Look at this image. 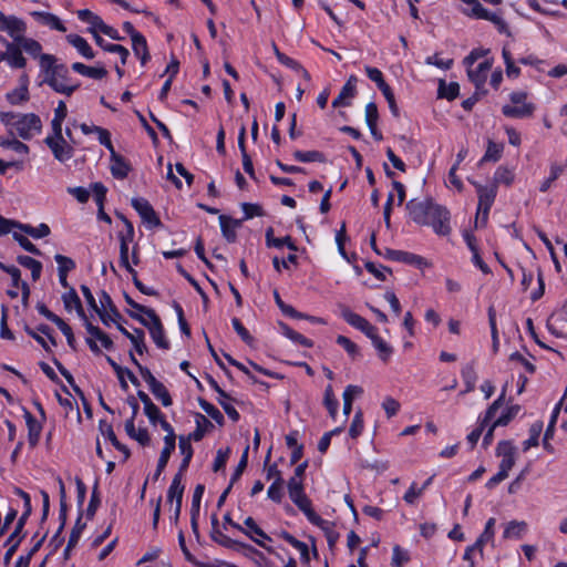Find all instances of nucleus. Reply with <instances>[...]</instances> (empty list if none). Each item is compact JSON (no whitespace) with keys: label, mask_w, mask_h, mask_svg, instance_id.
Returning a JSON list of instances; mask_svg holds the SVG:
<instances>
[{"label":"nucleus","mask_w":567,"mask_h":567,"mask_svg":"<svg viewBox=\"0 0 567 567\" xmlns=\"http://www.w3.org/2000/svg\"><path fill=\"white\" fill-rule=\"evenodd\" d=\"M406 209L412 220L419 225L432 226L433 230L441 236L451 233L450 212L442 205L436 204L432 198L422 202L411 199Z\"/></svg>","instance_id":"1"},{"label":"nucleus","mask_w":567,"mask_h":567,"mask_svg":"<svg viewBox=\"0 0 567 567\" xmlns=\"http://www.w3.org/2000/svg\"><path fill=\"white\" fill-rule=\"evenodd\" d=\"M534 109V105L527 102V94L517 91L509 94V102L503 105L502 112L508 117L523 118L530 116Z\"/></svg>","instance_id":"2"},{"label":"nucleus","mask_w":567,"mask_h":567,"mask_svg":"<svg viewBox=\"0 0 567 567\" xmlns=\"http://www.w3.org/2000/svg\"><path fill=\"white\" fill-rule=\"evenodd\" d=\"M495 414H496V401L492 402L491 405L488 406V409L485 413V416L482 420L480 426L476 427L475 430H473L467 435V441L471 444V447H474V445L477 443L478 439L482 435L483 430L486 426H488V430L483 439V445L488 446L492 444L493 433H494V430L496 429V420H494Z\"/></svg>","instance_id":"3"},{"label":"nucleus","mask_w":567,"mask_h":567,"mask_svg":"<svg viewBox=\"0 0 567 567\" xmlns=\"http://www.w3.org/2000/svg\"><path fill=\"white\" fill-rule=\"evenodd\" d=\"M478 196L477 212L475 216V228L484 227L488 219L489 209L494 203V190L477 182H472Z\"/></svg>","instance_id":"4"},{"label":"nucleus","mask_w":567,"mask_h":567,"mask_svg":"<svg viewBox=\"0 0 567 567\" xmlns=\"http://www.w3.org/2000/svg\"><path fill=\"white\" fill-rule=\"evenodd\" d=\"M289 497L292 501V503L306 515L308 520L320 527L326 528V525H328V520L320 517L312 508V504L310 498L306 495L305 488L301 487L296 491L289 492Z\"/></svg>","instance_id":"5"},{"label":"nucleus","mask_w":567,"mask_h":567,"mask_svg":"<svg viewBox=\"0 0 567 567\" xmlns=\"http://www.w3.org/2000/svg\"><path fill=\"white\" fill-rule=\"evenodd\" d=\"M289 497L292 501V503L306 515L308 520L320 527L326 528V525H328V520L320 517L312 508V504L310 498L306 495L305 488L301 487L296 491L289 492Z\"/></svg>","instance_id":"6"},{"label":"nucleus","mask_w":567,"mask_h":567,"mask_svg":"<svg viewBox=\"0 0 567 567\" xmlns=\"http://www.w3.org/2000/svg\"><path fill=\"white\" fill-rule=\"evenodd\" d=\"M17 134L23 140H30L42 130V122L34 113L21 114L14 123Z\"/></svg>","instance_id":"7"},{"label":"nucleus","mask_w":567,"mask_h":567,"mask_svg":"<svg viewBox=\"0 0 567 567\" xmlns=\"http://www.w3.org/2000/svg\"><path fill=\"white\" fill-rule=\"evenodd\" d=\"M29 511H23L22 515L19 517L17 525L14 527V530L10 534L6 542V546H9L7 549L3 563L4 565H9L12 556L16 554L20 543L25 537V533H23L24 526L31 515V513H28Z\"/></svg>","instance_id":"8"},{"label":"nucleus","mask_w":567,"mask_h":567,"mask_svg":"<svg viewBox=\"0 0 567 567\" xmlns=\"http://www.w3.org/2000/svg\"><path fill=\"white\" fill-rule=\"evenodd\" d=\"M508 362L512 369L515 370L518 374L517 393L520 394L527 382V374H533L535 371V367L527 358H525L519 352H513L508 358Z\"/></svg>","instance_id":"9"},{"label":"nucleus","mask_w":567,"mask_h":567,"mask_svg":"<svg viewBox=\"0 0 567 567\" xmlns=\"http://www.w3.org/2000/svg\"><path fill=\"white\" fill-rule=\"evenodd\" d=\"M518 456V449L511 442L498 443V457H502L501 465L498 468V482L503 481L508 476V472L515 464Z\"/></svg>","instance_id":"10"},{"label":"nucleus","mask_w":567,"mask_h":567,"mask_svg":"<svg viewBox=\"0 0 567 567\" xmlns=\"http://www.w3.org/2000/svg\"><path fill=\"white\" fill-rule=\"evenodd\" d=\"M43 142L60 163H65L74 156V148L64 136L45 137Z\"/></svg>","instance_id":"11"},{"label":"nucleus","mask_w":567,"mask_h":567,"mask_svg":"<svg viewBox=\"0 0 567 567\" xmlns=\"http://www.w3.org/2000/svg\"><path fill=\"white\" fill-rule=\"evenodd\" d=\"M210 537L215 543L219 544L220 546H223L225 548L233 549L236 551L246 550L250 554L257 555L260 558H265L264 554L261 551H259L258 549H256L255 547H252L249 544H246V543H243V542H239V540H236V539H233V538L226 536L224 533H221L219 530L218 527L212 528Z\"/></svg>","instance_id":"12"},{"label":"nucleus","mask_w":567,"mask_h":567,"mask_svg":"<svg viewBox=\"0 0 567 567\" xmlns=\"http://www.w3.org/2000/svg\"><path fill=\"white\" fill-rule=\"evenodd\" d=\"M494 524H495V519L493 517L489 518L487 520V523L485 525V529L481 534L480 538L475 542V544H473L472 546L466 548V550L463 555V559L470 561L468 567H474V563L472 559L473 553L480 551V554L483 556L484 555V546L487 543H491V546L493 547Z\"/></svg>","instance_id":"13"},{"label":"nucleus","mask_w":567,"mask_h":567,"mask_svg":"<svg viewBox=\"0 0 567 567\" xmlns=\"http://www.w3.org/2000/svg\"><path fill=\"white\" fill-rule=\"evenodd\" d=\"M59 64L60 63H58V59L52 54L42 53L39 56V65L42 73L44 74L42 83L48 84L53 91L65 90V87L59 85L55 81V78H53L55 68H58Z\"/></svg>","instance_id":"14"},{"label":"nucleus","mask_w":567,"mask_h":567,"mask_svg":"<svg viewBox=\"0 0 567 567\" xmlns=\"http://www.w3.org/2000/svg\"><path fill=\"white\" fill-rule=\"evenodd\" d=\"M0 31L8 33L12 38L11 42H18L24 37L27 24L16 16H6L0 11Z\"/></svg>","instance_id":"15"},{"label":"nucleus","mask_w":567,"mask_h":567,"mask_svg":"<svg viewBox=\"0 0 567 567\" xmlns=\"http://www.w3.org/2000/svg\"><path fill=\"white\" fill-rule=\"evenodd\" d=\"M341 317L347 323L363 332L369 339L378 331L377 327L371 324L365 318L353 312L347 306H341Z\"/></svg>","instance_id":"16"},{"label":"nucleus","mask_w":567,"mask_h":567,"mask_svg":"<svg viewBox=\"0 0 567 567\" xmlns=\"http://www.w3.org/2000/svg\"><path fill=\"white\" fill-rule=\"evenodd\" d=\"M131 204L142 220L150 227H161L162 221L150 202L143 197L132 198Z\"/></svg>","instance_id":"17"},{"label":"nucleus","mask_w":567,"mask_h":567,"mask_svg":"<svg viewBox=\"0 0 567 567\" xmlns=\"http://www.w3.org/2000/svg\"><path fill=\"white\" fill-rule=\"evenodd\" d=\"M146 317L151 320V323L146 328L148 329L153 341L158 348L167 350L169 348V342L165 338V331L161 318L157 316L155 310L148 311Z\"/></svg>","instance_id":"18"},{"label":"nucleus","mask_w":567,"mask_h":567,"mask_svg":"<svg viewBox=\"0 0 567 567\" xmlns=\"http://www.w3.org/2000/svg\"><path fill=\"white\" fill-rule=\"evenodd\" d=\"M493 62L494 60L491 58L480 62L476 68H473V65L466 66L468 79L475 84L476 91L485 84Z\"/></svg>","instance_id":"19"},{"label":"nucleus","mask_w":567,"mask_h":567,"mask_svg":"<svg viewBox=\"0 0 567 567\" xmlns=\"http://www.w3.org/2000/svg\"><path fill=\"white\" fill-rule=\"evenodd\" d=\"M0 41L6 47V51L0 52V62L7 61L12 69L25 68L27 60L23 56V54H20L19 51L13 47V44H9V41L7 39L0 37Z\"/></svg>","instance_id":"20"},{"label":"nucleus","mask_w":567,"mask_h":567,"mask_svg":"<svg viewBox=\"0 0 567 567\" xmlns=\"http://www.w3.org/2000/svg\"><path fill=\"white\" fill-rule=\"evenodd\" d=\"M55 81L62 87H65L63 91H55L56 93L65 94L66 96H71L79 87L80 83H72L70 78L69 69L65 64L60 63L58 68H55V72L53 74Z\"/></svg>","instance_id":"21"},{"label":"nucleus","mask_w":567,"mask_h":567,"mask_svg":"<svg viewBox=\"0 0 567 567\" xmlns=\"http://www.w3.org/2000/svg\"><path fill=\"white\" fill-rule=\"evenodd\" d=\"M385 257L392 260L401 261L408 265L415 266L417 268H422L425 266H429L427 261L419 255L402 251V250H394V249H388Z\"/></svg>","instance_id":"22"},{"label":"nucleus","mask_w":567,"mask_h":567,"mask_svg":"<svg viewBox=\"0 0 567 567\" xmlns=\"http://www.w3.org/2000/svg\"><path fill=\"white\" fill-rule=\"evenodd\" d=\"M110 158L111 173L113 177L117 179L126 178L132 169L131 164L126 161V158L117 154L115 151H112V154H110Z\"/></svg>","instance_id":"23"},{"label":"nucleus","mask_w":567,"mask_h":567,"mask_svg":"<svg viewBox=\"0 0 567 567\" xmlns=\"http://www.w3.org/2000/svg\"><path fill=\"white\" fill-rule=\"evenodd\" d=\"M23 417L25 420L27 427H28V442H29V445L31 447H34L39 443L41 431H42V425L33 416V414L30 411H28L27 409H24V411H23Z\"/></svg>","instance_id":"24"},{"label":"nucleus","mask_w":567,"mask_h":567,"mask_svg":"<svg viewBox=\"0 0 567 567\" xmlns=\"http://www.w3.org/2000/svg\"><path fill=\"white\" fill-rule=\"evenodd\" d=\"M9 44H13L20 54H22V51H24L33 59H39V56L42 54V45L40 42L32 38H27L25 35L19 39L18 42L9 41Z\"/></svg>","instance_id":"25"},{"label":"nucleus","mask_w":567,"mask_h":567,"mask_svg":"<svg viewBox=\"0 0 567 567\" xmlns=\"http://www.w3.org/2000/svg\"><path fill=\"white\" fill-rule=\"evenodd\" d=\"M117 329L124 334L133 344L135 351L138 354H143L147 351V347L145 344V333L142 329L135 328L133 332L125 329L121 323H116Z\"/></svg>","instance_id":"26"},{"label":"nucleus","mask_w":567,"mask_h":567,"mask_svg":"<svg viewBox=\"0 0 567 567\" xmlns=\"http://www.w3.org/2000/svg\"><path fill=\"white\" fill-rule=\"evenodd\" d=\"M220 229L224 238L228 243H235L237 239L236 229L241 226L240 219H234L226 215L219 216Z\"/></svg>","instance_id":"27"},{"label":"nucleus","mask_w":567,"mask_h":567,"mask_svg":"<svg viewBox=\"0 0 567 567\" xmlns=\"http://www.w3.org/2000/svg\"><path fill=\"white\" fill-rule=\"evenodd\" d=\"M183 475L181 473H176L172 480L171 486L167 491V502L173 503L175 502V505H182L183 502V495L185 486L182 484Z\"/></svg>","instance_id":"28"},{"label":"nucleus","mask_w":567,"mask_h":567,"mask_svg":"<svg viewBox=\"0 0 567 567\" xmlns=\"http://www.w3.org/2000/svg\"><path fill=\"white\" fill-rule=\"evenodd\" d=\"M66 40L72 47H74L78 50V52L83 58H85L87 60L94 59L95 53H94L93 49L91 48V45L87 43V41L83 37L72 33V34L66 35Z\"/></svg>","instance_id":"29"},{"label":"nucleus","mask_w":567,"mask_h":567,"mask_svg":"<svg viewBox=\"0 0 567 567\" xmlns=\"http://www.w3.org/2000/svg\"><path fill=\"white\" fill-rule=\"evenodd\" d=\"M178 447H179L181 454L183 455V460L181 462L177 473H181L183 475L189 466L194 450L189 442V439H185V436H183V435L179 436Z\"/></svg>","instance_id":"30"},{"label":"nucleus","mask_w":567,"mask_h":567,"mask_svg":"<svg viewBox=\"0 0 567 567\" xmlns=\"http://www.w3.org/2000/svg\"><path fill=\"white\" fill-rule=\"evenodd\" d=\"M76 14L81 21L86 22L91 25L89 28V32L92 33L93 37L94 32L99 34L102 25L104 24V21L101 19V17L93 13L89 9L79 10Z\"/></svg>","instance_id":"31"},{"label":"nucleus","mask_w":567,"mask_h":567,"mask_svg":"<svg viewBox=\"0 0 567 567\" xmlns=\"http://www.w3.org/2000/svg\"><path fill=\"white\" fill-rule=\"evenodd\" d=\"M94 40H95V43L100 48H102L104 51H107L111 53H117L120 55L121 63L123 65L126 64L130 52L125 47H123L121 44H104V39L96 32H94Z\"/></svg>","instance_id":"32"},{"label":"nucleus","mask_w":567,"mask_h":567,"mask_svg":"<svg viewBox=\"0 0 567 567\" xmlns=\"http://www.w3.org/2000/svg\"><path fill=\"white\" fill-rule=\"evenodd\" d=\"M132 49L134 54L140 58L142 65H145L151 59L147 41L143 34L135 35V39L132 40Z\"/></svg>","instance_id":"33"},{"label":"nucleus","mask_w":567,"mask_h":567,"mask_svg":"<svg viewBox=\"0 0 567 567\" xmlns=\"http://www.w3.org/2000/svg\"><path fill=\"white\" fill-rule=\"evenodd\" d=\"M280 537L284 540H286L288 544H290L293 548L299 550L300 556H301V560L305 564H309V561H310L309 548H308V545L306 543L297 539L293 535H291L290 533H288L286 530L280 533Z\"/></svg>","instance_id":"34"},{"label":"nucleus","mask_w":567,"mask_h":567,"mask_svg":"<svg viewBox=\"0 0 567 567\" xmlns=\"http://www.w3.org/2000/svg\"><path fill=\"white\" fill-rule=\"evenodd\" d=\"M32 16L35 17L39 22H41L44 25L50 27L53 30H58L60 32H65L66 31V28L64 27V24L53 13L35 11V12L32 13Z\"/></svg>","instance_id":"35"},{"label":"nucleus","mask_w":567,"mask_h":567,"mask_svg":"<svg viewBox=\"0 0 567 567\" xmlns=\"http://www.w3.org/2000/svg\"><path fill=\"white\" fill-rule=\"evenodd\" d=\"M17 229L23 231L24 234L31 236L34 239H40L50 235L51 230L47 224H40L38 227H33L30 224L19 223L17 225Z\"/></svg>","instance_id":"36"},{"label":"nucleus","mask_w":567,"mask_h":567,"mask_svg":"<svg viewBox=\"0 0 567 567\" xmlns=\"http://www.w3.org/2000/svg\"><path fill=\"white\" fill-rule=\"evenodd\" d=\"M460 85L456 82L446 84L444 80L439 81L437 97L453 101L458 96Z\"/></svg>","instance_id":"37"},{"label":"nucleus","mask_w":567,"mask_h":567,"mask_svg":"<svg viewBox=\"0 0 567 567\" xmlns=\"http://www.w3.org/2000/svg\"><path fill=\"white\" fill-rule=\"evenodd\" d=\"M208 427H213V424L209 420H207L204 415L197 414L196 419V429L185 436V439H189V442L195 441L199 442L203 440Z\"/></svg>","instance_id":"38"},{"label":"nucleus","mask_w":567,"mask_h":567,"mask_svg":"<svg viewBox=\"0 0 567 567\" xmlns=\"http://www.w3.org/2000/svg\"><path fill=\"white\" fill-rule=\"evenodd\" d=\"M226 525H229V526H231L233 528H235V529H237V530H239V532L244 533L246 536H248V537H249L252 542H255L257 545H259L260 547L265 548L268 553H270V554H274V553H275L272 547L267 546V545H266L261 539H258V538H256V537H252V536L250 535V533H249L248 530H246V529H245V527H243V526H241V525H239L238 523L234 522V520L231 519V516H230V514H229V513H226V514L224 515V524H223L224 528H226Z\"/></svg>","instance_id":"39"},{"label":"nucleus","mask_w":567,"mask_h":567,"mask_svg":"<svg viewBox=\"0 0 567 567\" xmlns=\"http://www.w3.org/2000/svg\"><path fill=\"white\" fill-rule=\"evenodd\" d=\"M279 324H280L284 336H286L291 341H293L302 347H306V348L313 347L312 340H310V339L306 338L305 336H302L301 333L295 331L293 329H291L288 324H286L284 322H280Z\"/></svg>","instance_id":"40"},{"label":"nucleus","mask_w":567,"mask_h":567,"mask_svg":"<svg viewBox=\"0 0 567 567\" xmlns=\"http://www.w3.org/2000/svg\"><path fill=\"white\" fill-rule=\"evenodd\" d=\"M293 158L300 163H311V162L326 163L327 162L326 155L320 151H307V152L295 151Z\"/></svg>","instance_id":"41"},{"label":"nucleus","mask_w":567,"mask_h":567,"mask_svg":"<svg viewBox=\"0 0 567 567\" xmlns=\"http://www.w3.org/2000/svg\"><path fill=\"white\" fill-rule=\"evenodd\" d=\"M370 340L372 341L373 347L377 349L379 358L383 362H388L393 353L392 347L388 344L378 333L373 334Z\"/></svg>","instance_id":"42"},{"label":"nucleus","mask_w":567,"mask_h":567,"mask_svg":"<svg viewBox=\"0 0 567 567\" xmlns=\"http://www.w3.org/2000/svg\"><path fill=\"white\" fill-rule=\"evenodd\" d=\"M522 411L519 404L506 405L502 409L498 415V426L508 425Z\"/></svg>","instance_id":"43"},{"label":"nucleus","mask_w":567,"mask_h":567,"mask_svg":"<svg viewBox=\"0 0 567 567\" xmlns=\"http://www.w3.org/2000/svg\"><path fill=\"white\" fill-rule=\"evenodd\" d=\"M85 329H86L87 333H90L93 338L97 339L106 350L113 349L114 343H113L112 339L109 337V334H106L104 331H102L99 327L93 326L91 322H86Z\"/></svg>","instance_id":"44"},{"label":"nucleus","mask_w":567,"mask_h":567,"mask_svg":"<svg viewBox=\"0 0 567 567\" xmlns=\"http://www.w3.org/2000/svg\"><path fill=\"white\" fill-rule=\"evenodd\" d=\"M527 524L524 520H512L504 528V537L506 538H519L526 534Z\"/></svg>","instance_id":"45"},{"label":"nucleus","mask_w":567,"mask_h":567,"mask_svg":"<svg viewBox=\"0 0 567 567\" xmlns=\"http://www.w3.org/2000/svg\"><path fill=\"white\" fill-rule=\"evenodd\" d=\"M462 378L465 383V390L460 393L461 395L472 392L475 389L477 375L473 364L468 363L462 369Z\"/></svg>","instance_id":"46"},{"label":"nucleus","mask_w":567,"mask_h":567,"mask_svg":"<svg viewBox=\"0 0 567 567\" xmlns=\"http://www.w3.org/2000/svg\"><path fill=\"white\" fill-rule=\"evenodd\" d=\"M7 101L12 105H19L28 102L30 99L29 89L24 85L14 89L6 94Z\"/></svg>","instance_id":"47"},{"label":"nucleus","mask_w":567,"mask_h":567,"mask_svg":"<svg viewBox=\"0 0 567 567\" xmlns=\"http://www.w3.org/2000/svg\"><path fill=\"white\" fill-rule=\"evenodd\" d=\"M502 55L506 65V74L511 79H515L519 74V68L516 66L515 60L511 54V48L508 44H505L502 50Z\"/></svg>","instance_id":"48"},{"label":"nucleus","mask_w":567,"mask_h":567,"mask_svg":"<svg viewBox=\"0 0 567 567\" xmlns=\"http://www.w3.org/2000/svg\"><path fill=\"white\" fill-rule=\"evenodd\" d=\"M198 404L218 425H224L225 417L214 404L203 398H198Z\"/></svg>","instance_id":"49"},{"label":"nucleus","mask_w":567,"mask_h":567,"mask_svg":"<svg viewBox=\"0 0 567 567\" xmlns=\"http://www.w3.org/2000/svg\"><path fill=\"white\" fill-rule=\"evenodd\" d=\"M543 422L536 421L529 427V437L524 442V450L527 451L533 446L538 445L539 436L543 432Z\"/></svg>","instance_id":"50"},{"label":"nucleus","mask_w":567,"mask_h":567,"mask_svg":"<svg viewBox=\"0 0 567 567\" xmlns=\"http://www.w3.org/2000/svg\"><path fill=\"white\" fill-rule=\"evenodd\" d=\"M174 451H175V447H173V445H164V449L162 450L158 462H157L156 471L153 475L154 481H157L159 478L161 474L165 470V467L169 461V457Z\"/></svg>","instance_id":"51"},{"label":"nucleus","mask_w":567,"mask_h":567,"mask_svg":"<svg viewBox=\"0 0 567 567\" xmlns=\"http://www.w3.org/2000/svg\"><path fill=\"white\" fill-rule=\"evenodd\" d=\"M153 395L162 402L164 406H171L173 404L172 396L162 382H157L155 385L150 388Z\"/></svg>","instance_id":"52"},{"label":"nucleus","mask_w":567,"mask_h":567,"mask_svg":"<svg viewBox=\"0 0 567 567\" xmlns=\"http://www.w3.org/2000/svg\"><path fill=\"white\" fill-rule=\"evenodd\" d=\"M323 404L327 408L330 416L334 417L338 412L339 402L334 396L331 384H329L324 390Z\"/></svg>","instance_id":"53"},{"label":"nucleus","mask_w":567,"mask_h":567,"mask_svg":"<svg viewBox=\"0 0 567 567\" xmlns=\"http://www.w3.org/2000/svg\"><path fill=\"white\" fill-rule=\"evenodd\" d=\"M177 268V271L192 285V286H195V290L200 295L202 299H203V305H204V309L206 310L207 307H208V302H209V299H208V296L206 295V292L202 289V287L199 286V284L194 279V277H192L184 268L181 264H177L176 266Z\"/></svg>","instance_id":"54"},{"label":"nucleus","mask_w":567,"mask_h":567,"mask_svg":"<svg viewBox=\"0 0 567 567\" xmlns=\"http://www.w3.org/2000/svg\"><path fill=\"white\" fill-rule=\"evenodd\" d=\"M284 483L285 482H284V478L281 477V475H278V477L269 486L267 495L271 501H274L276 503L281 502V499L284 497V492H282Z\"/></svg>","instance_id":"55"},{"label":"nucleus","mask_w":567,"mask_h":567,"mask_svg":"<svg viewBox=\"0 0 567 567\" xmlns=\"http://www.w3.org/2000/svg\"><path fill=\"white\" fill-rule=\"evenodd\" d=\"M0 146L3 148H10L19 154H28L29 146L16 138L9 140L0 136Z\"/></svg>","instance_id":"56"},{"label":"nucleus","mask_w":567,"mask_h":567,"mask_svg":"<svg viewBox=\"0 0 567 567\" xmlns=\"http://www.w3.org/2000/svg\"><path fill=\"white\" fill-rule=\"evenodd\" d=\"M13 239L19 243V245L28 252L35 255V256H42V251L32 244L25 236H23L20 233L13 231L12 234Z\"/></svg>","instance_id":"57"},{"label":"nucleus","mask_w":567,"mask_h":567,"mask_svg":"<svg viewBox=\"0 0 567 567\" xmlns=\"http://www.w3.org/2000/svg\"><path fill=\"white\" fill-rule=\"evenodd\" d=\"M563 173V166L559 164H553L550 166L549 176L540 184L539 190L542 193L547 192L550 187L554 181H556L560 174Z\"/></svg>","instance_id":"58"},{"label":"nucleus","mask_w":567,"mask_h":567,"mask_svg":"<svg viewBox=\"0 0 567 567\" xmlns=\"http://www.w3.org/2000/svg\"><path fill=\"white\" fill-rule=\"evenodd\" d=\"M248 452H249V445H247L241 454V457L239 460V463L237 465V467L235 468L231 477H230V482L229 484H231V486L240 478V476L243 475L244 471L246 470L247 467V464H248Z\"/></svg>","instance_id":"59"},{"label":"nucleus","mask_w":567,"mask_h":567,"mask_svg":"<svg viewBox=\"0 0 567 567\" xmlns=\"http://www.w3.org/2000/svg\"><path fill=\"white\" fill-rule=\"evenodd\" d=\"M336 341L339 346H341L348 352V354L352 359H355L357 357L360 355L359 347L353 341H351L348 337L338 336Z\"/></svg>","instance_id":"60"},{"label":"nucleus","mask_w":567,"mask_h":567,"mask_svg":"<svg viewBox=\"0 0 567 567\" xmlns=\"http://www.w3.org/2000/svg\"><path fill=\"white\" fill-rule=\"evenodd\" d=\"M349 89L350 87L342 86L339 95L332 101V106L334 109L350 105V100L353 99L357 93Z\"/></svg>","instance_id":"61"},{"label":"nucleus","mask_w":567,"mask_h":567,"mask_svg":"<svg viewBox=\"0 0 567 567\" xmlns=\"http://www.w3.org/2000/svg\"><path fill=\"white\" fill-rule=\"evenodd\" d=\"M86 524L82 522V514L79 515L69 537V547H75Z\"/></svg>","instance_id":"62"},{"label":"nucleus","mask_w":567,"mask_h":567,"mask_svg":"<svg viewBox=\"0 0 567 567\" xmlns=\"http://www.w3.org/2000/svg\"><path fill=\"white\" fill-rule=\"evenodd\" d=\"M54 260L58 264V272L69 274L75 268V262L70 257L56 254Z\"/></svg>","instance_id":"63"},{"label":"nucleus","mask_w":567,"mask_h":567,"mask_svg":"<svg viewBox=\"0 0 567 567\" xmlns=\"http://www.w3.org/2000/svg\"><path fill=\"white\" fill-rule=\"evenodd\" d=\"M410 560V555L406 550L402 549L399 545L393 547L392 566L402 567L403 564Z\"/></svg>","instance_id":"64"}]
</instances>
